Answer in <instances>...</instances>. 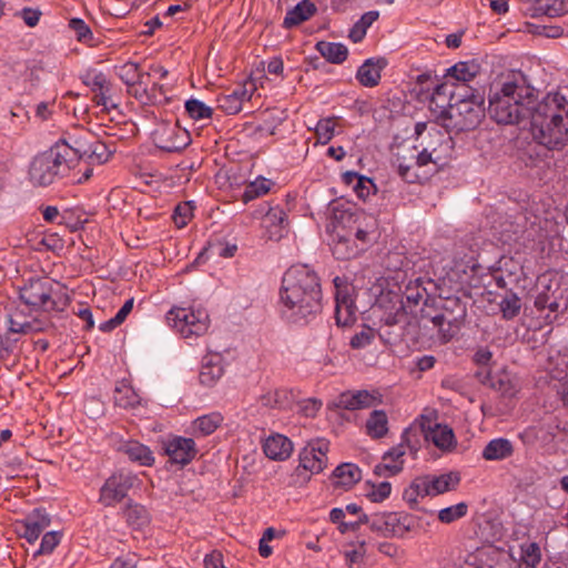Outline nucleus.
I'll list each match as a JSON object with an SVG mask.
<instances>
[{"mask_svg": "<svg viewBox=\"0 0 568 568\" xmlns=\"http://www.w3.org/2000/svg\"><path fill=\"white\" fill-rule=\"evenodd\" d=\"M50 524L51 517L47 510L41 507L34 508L24 519L17 523V531L29 544H33Z\"/></svg>", "mask_w": 568, "mask_h": 568, "instance_id": "18", "label": "nucleus"}, {"mask_svg": "<svg viewBox=\"0 0 568 568\" xmlns=\"http://www.w3.org/2000/svg\"><path fill=\"white\" fill-rule=\"evenodd\" d=\"M126 524L135 530H142L151 523L149 510L141 504L129 501L122 511Z\"/></svg>", "mask_w": 568, "mask_h": 568, "instance_id": "30", "label": "nucleus"}, {"mask_svg": "<svg viewBox=\"0 0 568 568\" xmlns=\"http://www.w3.org/2000/svg\"><path fill=\"white\" fill-rule=\"evenodd\" d=\"M438 320L439 315L436 314L430 317V322L433 323L434 327H437L438 329V338L442 343H447L459 333L462 326L454 328L449 323L444 321L439 322Z\"/></svg>", "mask_w": 568, "mask_h": 568, "instance_id": "55", "label": "nucleus"}, {"mask_svg": "<svg viewBox=\"0 0 568 568\" xmlns=\"http://www.w3.org/2000/svg\"><path fill=\"white\" fill-rule=\"evenodd\" d=\"M378 11H367L361 19L352 27L348 33V38L357 43L361 42L366 36L367 29L378 19Z\"/></svg>", "mask_w": 568, "mask_h": 568, "instance_id": "43", "label": "nucleus"}, {"mask_svg": "<svg viewBox=\"0 0 568 568\" xmlns=\"http://www.w3.org/2000/svg\"><path fill=\"white\" fill-rule=\"evenodd\" d=\"M217 106L229 114H236L242 110L240 100L231 93L220 94L217 97Z\"/></svg>", "mask_w": 568, "mask_h": 568, "instance_id": "60", "label": "nucleus"}, {"mask_svg": "<svg viewBox=\"0 0 568 568\" xmlns=\"http://www.w3.org/2000/svg\"><path fill=\"white\" fill-rule=\"evenodd\" d=\"M224 422L220 412H212L199 416L185 428V433L193 437H207L212 435Z\"/></svg>", "mask_w": 568, "mask_h": 568, "instance_id": "23", "label": "nucleus"}, {"mask_svg": "<svg viewBox=\"0 0 568 568\" xmlns=\"http://www.w3.org/2000/svg\"><path fill=\"white\" fill-rule=\"evenodd\" d=\"M523 6H526L525 10L531 16V17H538L541 14L548 16V17H559L562 16L566 10L564 9V1H559V7H557V1H555L554 4H546L542 6V0H519Z\"/></svg>", "mask_w": 568, "mask_h": 568, "instance_id": "36", "label": "nucleus"}, {"mask_svg": "<svg viewBox=\"0 0 568 568\" xmlns=\"http://www.w3.org/2000/svg\"><path fill=\"white\" fill-rule=\"evenodd\" d=\"M119 450L125 454L130 460L136 462L141 466H151L154 463L151 449L138 440L124 442Z\"/></svg>", "mask_w": 568, "mask_h": 568, "instance_id": "31", "label": "nucleus"}, {"mask_svg": "<svg viewBox=\"0 0 568 568\" xmlns=\"http://www.w3.org/2000/svg\"><path fill=\"white\" fill-rule=\"evenodd\" d=\"M335 485L343 487H352L361 480L362 471L359 467L352 463H345L337 466L333 473Z\"/></svg>", "mask_w": 568, "mask_h": 568, "instance_id": "37", "label": "nucleus"}, {"mask_svg": "<svg viewBox=\"0 0 568 568\" xmlns=\"http://www.w3.org/2000/svg\"><path fill=\"white\" fill-rule=\"evenodd\" d=\"M199 449L192 437L180 436V467H184L196 458Z\"/></svg>", "mask_w": 568, "mask_h": 568, "instance_id": "52", "label": "nucleus"}, {"mask_svg": "<svg viewBox=\"0 0 568 568\" xmlns=\"http://www.w3.org/2000/svg\"><path fill=\"white\" fill-rule=\"evenodd\" d=\"M263 452L270 459L286 460L293 453V443L284 435L273 434L265 439Z\"/></svg>", "mask_w": 568, "mask_h": 568, "instance_id": "25", "label": "nucleus"}, {"mask_svg": "<svg viewBox=\"0 0 568 568\" xmlns=\"http://www.w3.org/2000/svg\"><path fill=\"white\" fill-rule=\"evenodd\" d=\"M224 358L220 353H209L203 356L200 366L199 381L204 387H213L224 375Z\"/></svg>", "mask_w": 568, "mask_h": 568, "instance_id": "20", "label": "nucleus"}, {"mask_svg": "<svg viewBox=\"0 0 568 568\" xmlns=\"http://www.w3.org/2000/svg\"><path fill=\"white\" fill-rule=\"evenodd\" d=\"M335 122L333 119H322L317 122L315 132L321 143H328L334 136Z\"/></svg>", "mask_w": 568, "mask_h": 568, "instance_id": "58", "label": "nucleus"}, {"mask_svg": "<svg viewBox=\"0 0 568 568\" xmlns=\"http://www.w3.org/2000/svg\"><path fill=\"white\" fill-rule=\"evenodd\" d=\"M361 521L367 524L372 531L384 538H404L417 527L416 518L403 511L362 514Z\"/></svg>", "mask_w": 568, "mask_h": 568, "instance_id": "7", "label": "nucleus"}, {"mask_svg": "<svg viewBox=\"0 0 568 568\" xmlns=\"http://www.w3.org/2000/svg\"><path fill=\"white\" fill-rule=\"evenodd\" d=\"M436 315H439V322L449 323L454 328L463 326L467 315L466 304L458 297H448L443 302L440 311Z\"/></svg>", "mask_w": 568, "mask_h": 568, "instance_id": "27", "label": "nucleus"}, {"mask_svg": "<svg viewBox=\"0 0 568 568\" xmlns=\"http://www.w3.org/2000/svg\"><path fill=\"white\" fill-rule=\"evenodd\" d=\"M20 300L30 308L42 312H64L71 303L65 287L45 277L30 278L19 288Z\"/></svg>", "mask_w": 568, "mask_h": 568, "instance_id": "4", "label": "nucleus"}, {"mask_svg": "<svg viewBox=\"0 0 568 568\" xmlns=\"http://www.w3.org/2000/svg\"><path fill=\"white\" fill-rule=\"evenodd\" d=\"M520 560L529 568H537L541 561V550L537 542H524L520 545Z\"/></svg>", "mask_w": 568, "mask_h": 568, "instance_id": "50", "label": "nucleus"}, {"mask_svg": "<svg viewBox=\"0 0 568 568\" xmlns=\"http://www.w3.org/2000/svg\"><path fill=\"white\" fill-rule=\"evenodd\" d=\"M392 491V486L388 481L379 483L378 485H373L371 490L367 491L366 496L374 503H379L386 499Z\"/></svg>", "mask_w": 568, "mask_h": 568, "instance_id": "63", "label": "nucleus"}, {"mask_svg": "<svg viewBox=\"0 0 568 568\" xmlns=\"http://www.w3.org/2000/svg\"><path fill=\"white\" fill-rule=\"evenodd\" d=\"M138 481L139 478L130 471L114 473L100 488L99 501L105 507L114 506L128 496Z\"/></svg>", "mask_w": 568, "mask_h": 568, "instance_id": "9", "label": "nucleus"}, {"mask_svg": "<svg viewBox=\"0 0 568 568\" xmlns=\"http://www.w3.org/2000/svg\"><path fill=\"white\" fill-rule=\"evenodd\" d=\"M479 72V65L474 61H460L448 69L447 75L462 82L459 85H467Z\"/></svg>", "mask_w": 568, "mask_h": 568, "instance_id": "40", "label": "nucleus"}, {"mask_svg": "<svg viewBox=\"0 0 568 568\" xmlns=\"http://www.w3.org/2000/svg\"><path fill=\"white\" fill-rule=\"evenodd\" d=\"M178 118L173 121H162L152 133V139L156 149L162 153L178 152Z\"/></svg>", "mask_w": 568, "mask_h": 568, "instance_id": "21", "label": "nucleus"}, {"mask_svg": "<svg viewBox=\"0 0 568 568\" xmlns=\"http://www.w3.org/2000/svg\"><path fill=\"white\" fill-rule=\"evenodd\" d=\"M534 103L535 89L521 73H515L489 97L488 113L498 124H519L529 119Z\"/></svg>", "mask_w": 568, "mask_h": 568, "instance_id": "2", "label": "nucleus"}, {"mask_svg": "<svg viewBox=\"0 0 568 568\" xmlns=\"http://www.w3.org/2000/svg\"><path fill=\"white\" fill-rule=\"evenodd\" d=\"M62 538L61 531H48L43 535L40 548L38 549L37 554L39 555H49L51 554L55 547L60 544Z\"/></svg>", "mask_w": 568, "mask_h": 568, "instance_id": "57", "label": "nucleus"}, {"mask_svg": "<svg viewBox=\"0 0 568 568\" xmlns=\"http://www.w3.org/2000/svg\"><path fill=\"white\" fill-rule=\"evenodd\" d=\"M351 549L344 551L346 564L349 568H363L366 556V541L358 540L349 545Z\"/></svg>", "mask_w": 568, "mask_h": 568, "instance_id": "48", "label": "nucleus"}, {"mask_svg": "<svg viewBox=\"0 0 568 568\" xmlns=\"http://www.w3.org/2000/svg\"><path fill=\"white\" fill-rule=\"evenodd\" d=\"M427 477L429 483L430 496H437L439 494H444L446 491L454 489L460 480V477L457 473H448L439 476L428 475Z\"/></svg>", "mask_w": 568, "mask_h": 568, "instance_id": "38", "label": "nucleus"}, {"mask_svg": "<svg viewBox=\"0 0 568 568\" xmlns=\"http://www.w3.org/2000/svg\"><path fill=\"white\" fill-rule=\"evenodd\" d=\"M163 455L168 457L165 467L168 469L178 465V436H173L162 444Z\"/></svg>", "mask_w": 568, "mask_h": 568, "instance_id": "59", "label": "nucleus"}, {"mask_svg": "<svg viewBox=\"0 0 568 568\" xmlns=\"http://www.w3.org/2000/svg\"><path fill=\"white\" fill-rule=\"evenodd\" d=\"M355 410L364 409L381 403V398L368 390H355Z\"/></svg>", "mask_w": 568, "mask_h": 568, "instance_id": "61", "label": "nucleus"}, {"mask_svg": "<svg viewBox=\"0 0 568 568\" xmlns=\"http://www.w3.org/2000/svg\"><path fill=\"white\" fill-rule=\"evenodd\" d=\"M258 403L270 409H287L293 403V394L287 388L270 389L258 397Z\"/></svg>", "mask_w": 568, "mask_h": 568, "instance_id": "29", "label": "nucleus"}, {"mask_svg": "<svg viewBox=\"0 0 568 568\" xmlns=\"http://www.w3.org/2000/svg\"><path fill=\"white\" fill-rule=\"evenodd\" d=\"M530 123L568 120V100L559 92L548 93L540 102L534 103Z\"/></svg>", "mask_w": 568, "mask_h": 568, "instance_id": "8", "label": "nucleus"}, {"mask_svg": "<svg viewBox=\"0 0 568 568\" xmlns=\"http://www.w3.org/2000/svg\"><path fill=\"white\" fill-rule=\"evenodd\" d=\"M69 28L75 34V39L84 44H92L93 33L90 27L80 18H72L69 20Z\"/></svg>", "mask_w": 568, "mask_h": 568, "instance_id": "51", "label": "nucleus"}, {"mask_svg": "<svg viewBox=\"0 0 568 568\" xmlns=\"http://www.w3.org/2000/svg\"><path fill=\"white\" fill-rule=\"evenodd\" d=\"M335 286V320L338 326H347L355 320L356 305L351 296L347 282L336 276Z\"/></svg>", "mask_w": 568, "mask_h": 568, "instance_id": "15", "label": "nucleus"}, {"mask_svg": "<svg viewBox=\"0 0 568 568\" xmlns=\"http://www.w3.org/2000/svg\"><path fill=\"white\" fill-rule=\"evenodd\" d=\"M329 442L325 438L310 440L298 454V465L291 475V486H304L312 476L322 473L327 466Z\"/></svg>", "mask_w": 568, "mask_h": 568, "instance_id": "6", "label": "nucleus"}, {"mask_svg": "<svg viewBox=\"0 0 568 568\" xmlns=\"http://www.w3.org/2000/svg\"><path fill=\"white\" fill-rule=\"evenodd\" d=\"M429 143L420 151L419 161L425 165L433 163L436 166H444L453 156L454 141L452 136L439 131L434 130L429 132Z\"/></svg>", "mask_w": 568, "mask_h": 568, "instance_id": "11", "label": "nucleus"}, {"mask_svg": "<svg viewBox=\"0 0 568 568\" xmlns=\"http://www.w3.org/2000/svg\"><path fill=\"white\" fill-rule=\"evenodd\" d=\"M420 428L427 442H432L442 452H452L456 448L457 440L453 428L422 417Z\"/></svg>", "mask_w": 568, "mask_h": 568, "instance_id": "17", "label": "nucleus"}, {"mask_svg": "<svg viewBox=\"0 0 568 568\" xmlns=\"http://www.w3.org/2000/svg\"><path fill=\"white\" fill-rule=\"evenodd\" d=\"M185 112L193 120L210 119L212 116V109L196 99H190L185 102Z\"/></svg>", "mask_w": 568, "mask_h": 568, "instance_id": "53", "label": "nucleus"}, {"mask_svg": "<svg viewBox=\"0 0 568 568\" xmlns=\"http://www.w3.org/2000/svg\"><path fill=\"white\" fill-rule=\"evenodd\" d=\"M386 65L385 58H369L357 69L356 79L363 87L374 88L378 85Z\"/></svg>", "mask_w": 568, "mask_h": 568, "instance_id": "22", "label": "nucleus"}, {"mask_svg": "<svg viewBox=\"0 0 568 568\" xmlns=\"http://www.w3.org/2000/svg\"><path fill=\"white\" fill-rule=\"evenodd\" d=\"M316 12V7L308 0H303L297 3L293 9L288 10L284 20L283 27L291 29L308 20Z\"/></svg>", "mask_w": 568, "mask_h": 568, "instance_id": "32", "label": "nucleus"}, {"mask_svg": "<svg viewBox=\"0 0 568 568\" xmlns=\"http://www.w3.org/2000/svg\"><path fill=\"white\" fill-rule=\"evenodd\" d=\"M335 286V320L338 326H347L355 320L356 305L351 296L347 282L336 276Z\"/></svg>", "mask_w": 568, "mask_h": 568, "instance_id": "16", "label": "nucleus"}, {"mask_svg": "<svg viewBox=\"0 0 568 568\" xmlns=\"http://www.w3.org/2000/svg\"><path fill=\"white\" fill-rule=\"evenodd\" d=\"M209 314L205 308L180 307V337L191 339L201 337L209 329Z\"/></svg>", "mask_w": 568, "mask_h": 568, "instance_id": "14", "label": "nucleus"}, {"mask_svg": "<svg viewBox=\"0 0 568 568\" xmlns=\"http://www.w3.org/2000/svg\"><path fill=\"white\" fill-rule=\"evenodd\" d=\"M196 209L195 201L184 200L180 201V229L185 226L193 217Z\"/></svg>", "mask_w": 568, "mask_h": 568, "instance_id": "64", "label": "nucleus"}, {"mask_svg": "<svg viewBox=\"0 0 568 568\" xmlns=\"http://www.w3.org/2000/svg\"><path fill=\"white\" fill-rule=\"evenodd\" d=\"M467 505L459 503L454 506L443 508L438 513V519L444 524H450L459 518H463L467 514Z\"/></svg>", "mask_w": 568, "mask_h": 568, "instance_id": "54", "label": "nucleus"}, {"mask_svg": "<svg viewBox=\"0 0 568 568\" xmlns=\"http://www.w3.org/2000/svg\"><path fill=\"white\" fill-rule=\"evenodd\" d=\"M362 251H364V247L347 236H338V240L332 246V253L337 260L353 258Z\"/></svg>", "mask_w": 568, "mask_h": 568, "instance_id": "42", "label": "nucleus"}, {"mask_svg": "<svg viewBox=\"0 0 568 568\" xmlns=\"http://www.w3.org/2000/svg\"><path fill=\"white\" fill-rule=\"evenodd\" d=\"M514 450V445L509 439L499 437L487 443L483 449L481 456L485 460L498 462L511 457Z\"/></svg>", "mask_w": 568, "mask_h": 568, "instance_id": "28", "label": "nucleus"}, {"mask_svg": "<svg viewBox=\"0 0 568 568\" xmlns=\"http://www.w3.org/2000/svg\"><path fill=\"white\" fill-rule=\"evenodd\" d=\"M151 73H144L134 84L126 87L129 95L134 97L142 104L169 103L172 95H168L164 84L153 83L149 88Z\"/></svg>", "mask_w": 568, "mask_h": 568, "instance_id": "13", "label": "nucleus"}, {"mask_svg": "<svg viewBox=\"0 0 568 568\" xmlns=\"http://www.w3.org/2000/svg\"><path fill=\"white\" fill-rule=\"evenodd\" d=\"M114 152L115 146L113 143L108 144L94 136L85 162L90 164H103L110 160Z\"/></svg>", "mask_w": 568, "mask_h": 568, "instance_id": "39", "label": "nucleus"}, {"mask_svg": "<svg viewBox=\"0 0 568 568\" xmlns=\"http://www.w3.org/2000/svg\"><path fill=\"white\" fill-rule=\"evenodd\" d=\"M48 324L41 320L34 318L32 321L20 322L16 318V315L9 317V332L19 334H32L43 332Z\"/></svg>", "mask_w": 568, "mask_h": 568, "instance_id": "44", "label": "nucleus"}, {"mask_svg": "<svg viewBox=\"0 0 568 568\" xmlns=\"http://www.w3.org/2000/svg\"><path fill=\"white\" fill-rule=\"evenodd\" d=\"M93 138L90 132H82L78 135L69 134L68 138L60 139L55 144L61 149H67V159L72 160V166L75 169L81 161H87Z\"/></svg>", "mask_w": 568, "mask_h": 568, "instance_id": "19", "label": "nucleus"}, {"mask_svg": "<svg viewBox=\"0 0 568 568\" xmlns=\"http://www.w3.org/2000/svg\"><path fill=\"white\" fill-rule=\"evenodd\" d=\"M366 434L373 439H379L388 433V417L385 410L374 409L365 424Z\"/></svg>", "mask_w": 568, "mask_h": 568, "instance_id": "33", "label": "nucleus"}, {"mask_svg": "<svg viewBox=\"0 0 568 568\" xmlns=\"http://www.w3.org/2000/svg\"><path fill=\"white\" fill-rule=\"evenodd\" d=\"M81 80L83 84L89 87L93 93L103 91L110 92L111 91V84L108 81L105 74L101 71H87L82 77Z\"/></svg>", "mask_w": 568, "mask_h": 568, "instance_id": "45", "label": "nucleus"}, {"mask_svg": "<svg viewBox=\"0 0 568 568\" xmlns=\"http://www.w3.org/2000/svg\"><path fill=\"white\" fill-rule=\"evenodd\" d=\"M499 308L504 320H513L521 310V300L513 292L506 293L499 303Z\"/></svg>", "mask_w": 568, "mask_h": 568, "instance_id": "49", "label": "nucleus"}, {"mask_svg": "<svg viewBox=\"0 0 568 568\" xmlns=\"http://www.w3.org/2000/svg\"><path fill=\"white\" fill-rule=\"evenodd\" d=\"M272 182L264 178H258L247 184L242 194L243 203H248L260 196L265 195L271 189Z\"/></svg>", "mask_w": 568, "mask_h": 568, "instance_id": "46", "label": "nucleus"}, {"mask_svg": "<svg viewBox=\"0 0 568 568\" xmlns=\"http://www.w3.org/2000/svg\"><path fill=\"white\" fill-rule=\"evenodd\" d=\"M65 150L54 143L32 159L29 166V180L32 185L47 187L70 176L74 169L72 160L67 159Z\"/></svg>", "mask_w": 568, "mask_h": 568, "instance_id": "5", "label": "nucleus"}, {"mask_svg": "<svg viewBox=\"0 0 568 568\" xmlns=\"http://www.w3.org/2000/svg\"><path fill=\"white\" fill-rule=\"evenodd\" d=\"M427 297L426 288L423 287L420 280H416L407 284L400 301H404L406 310L412 312V307L417 306L422 302L425 303Z\"/></svg>", "mask_w": 568, "mask_h": 568, "instance_id": "41", "label": "nucleus"}, {"mask_svg": "<svg viewBox=\"0 0 568 568\" xmlns=\"http://www.w3.org/2000/svg\"><path fill=\"white\" fill-rule=\"evenodd\" d=\"M287 225V214L283 207L275 205L274 207L267 209L264 227L270 241H280L284 236Z\"/></svg>", "mask_w": 568, "mask_h": 568, "instance_id": "24", "label": "nucleus"}, {"mask_svg": "<svg viewBox=\"0 0 568 568\" xmlns=\"http://www.w3.org/2000/svg\"><path fill=\"white\" fill-rule=\"evenodd\" d=\"M419 158L420 151L416 145L403 143L396 148L393 164L405 182L415 183L422 179L418 169L425 166V163H422Z\"/></svg>", "mask_w": 568, "mask_h": 568, "instance_id": "12", "label": "nucleus"}, {"mask_svg": "<svg viewBox=\"0 0 568 568\" xmlns=\"http://www.w3.org/2000/svg\"><path fill=\"white\" fill-rule=\"evenodd\" d=\"M113 398L114 404L124 409L135 408L141 403L140 395L125 382H121L116 385Z\"/></svg>", "mask_w": 568, "mask_h": 568, "instance_id": "34", "label": "nucleus"}, {"mask_svg": "<svg viewBox=\"0 0 568 568\" xmlns=\"http://www.w3.org/2000/svg\"><path fill=\"white\" fill-rule=\"evenodd\" d=\"M354 192L359 199L366 200L371 194H375L376 186L372 179L363 175L361 179H357Z\"/></svg>", "mask_w": 568, "mask_h": 568, "instance_id": "62", "label": "nucleus"}, {"mask_svg": "<svg viewBox=\"0 0 568 568\" xmlns=\"http://www.w3.org/2000/svg\"><path fill=\"white\" fill-rule=\"evenodd\" d=\"M375 331L368 326H364L359 332L355 333L351 338L349 345L354 349L365 348L375 339Z\"/></svg>", "mask_w": 568, "mask_h": 568, "instance_id": "56", "label": "nucleus"}, {"mask_svg": "<svg viewBox=\"0 0 568 568\" xmlns=\"http://www.w3.org/2000/svg\"><path fill=\"white\" fill-rule=\"evenodd\" d=\"M282 315L295 324H305L322 310V287L317 273L308 265H292L283 275L280 290Z\"/></svg>", "mask_w": 568, "mask_h": 568, "instance_id": "1", "label": "nucleus"}, {"mask_svg": "<svg viewBox=\"0 0 568 568\" xmlns=\"http://www.w3.org/2000/svg\"><path fill=\"white\" fill-rule=\"evenodd\" d=\"M484 93L468 85H456L445 114V128L463 132L476 129L485 116Z\"/></svg>", "mask_w": 568, "mask_h": 568, "instance_id": "3", "label": "nucleus"}, {"mask_svg": "<svg viewBox=\"0 0 568 568\" xmlns=\"http://www.w3.org/2000/svg\"><path fill=\"white\" fill-rule=\"evenodd\" d=\"M316 49L323 58L334 64L343 63L348 55L346 45L336 42L318 41Z\"/></svg>", "mask_w": 568, "mask_h": 568, "instance_id": "35", "label": "nucleus"}, {"mask_svg": "<svg viewBox=\"0 0 568 568\" xmlns=\"http://www.w3.org/2000/svg\"><path fill=\"white\" fill-rule=\"evenodd\" d=\"M114 69L115 74L126 87L134 84L144 74L140 65L131 61L116 65Z\"/></svg>", "mask_w": 568, "mask_h": 568, "instance_id": "47", "label": "nucleus"}, {"mask_svg": "<svg viewBox=\"0 0 568 568\" xmlns=\"http://www.w3.org/2000/svg\"><path fill=\"white\" fill-rule=\"evenodd\" d=\"M535 141L550 151H560L568 143V120L531 124Z\"/></svg>", "mask_w": 568, "mask_h": 568, "instance_id": "10", "label": "nucleus"}, {"mask_svg": "<svg viewBox=\"0 0 568 568\" xmlns=\"http://www.w3.org/2000/svg\"><path fill=\"white\" fill-rule=\"evenodd\" d=\"M404 444H399L386 452L383 456V462L375 466L374 473L377 476H394L403 470L405 455Z\"/></svg>", "mask_w": 568, "mask_h": 568, "instance_id": "26", "label": "nucleus"}]
</instances>
